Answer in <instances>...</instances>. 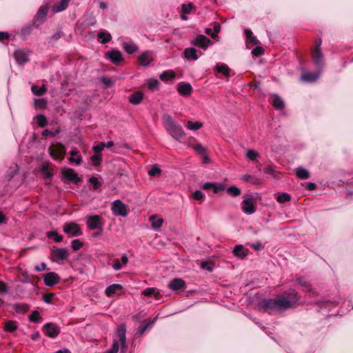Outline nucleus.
I'll return each mask as SVG.
<instances>
[{
	"mask_svg": "<svg viewBox=\"0 0 353 353\" xmlns=\"http://www.w3.org/2000/svg\"><path fill=\"white\" fill-rule=\"evenodd\" d=\"M299 294L294 290L285 292L282 295L273 299H265L259 302V307L263 311L274 314L283 312L295 306L300 299Z\"/></svg>",
	"mask_w": 353,
	"mask_h": 353,
	"instance_id": "1",
	"label": "nucleus"
},
{
	"mask_svg": "<svg viewBox=\"0 0 353 353\" xmlns=\"http://www.w3.org/2000/svg\"><path fill=\"white\" fill-rule=\"evenodd\" d=\"M162 123L168 134L175 140L180 141L185 136V132L181 127L168 114L162 116Z\"/></svg>",
	"mask_w": 353,
	"mask_h": 353,
	"instance_id": "2",
	"label": "nucleus"
},
{
	"mask_svg": "<svg viewBox=\"0 0 353 353\" xmlns=\"http://www.w3.org/2000/svg\"><path fill=\"white\" fill-rule=\"evenodd\" d=\"M126 327L124 324L120 325L117 330V336L119 341L114 340L112 347L110 350L106 351L105 353H117L119 350V343H121V352L124 353L126 348Z\"/></svg>",
	"mask_w": 353,
	"mask_h": 353,
	"instance_id": "3",
	"label": "nucleus"
},
{
	"mask_svg": "<svg viewBox=\"0 0 353 353\" xmlns=\"http://www.w3.org/2000/svg\"><path fill=\"white\" fill-rule=\"evenodd\" d=\"M61 174L62 181L64 182H72L74 184H78L81 181L75 171L70 168H63L61 170Z\"/></svg>",
	"mask_w": 353,
	"mask_h": 353,
	"instance_id": "4",
	"label": "nucleus"
},
{
	"mask_svg": "<svg viewBox=\"0 0 353 353\" xmlns=\"http://www.w3.org/2000/svg\"><path fill=\"white\" fill-rule=\"evenodd\" d=\"M49 153L54 160L62 161L65 154V148L61 143L52 144L49 148Z\"/></svg>",
	"mask_w": 353,
	"mask_h": 353,
	"instance_id": "5",
	"label": "nucleus"
},
{
	"mask_svg": "<svg viewBox=\"0 0 353 353\" xmlns=\"http://www.w3.org/2000/svg\"><path fill=\"white\" fill-rule=\"evenodd\" d=\"M63 231L68 237H76L82 234L79 225L74 222L65 223L63 226Z\"/></svg>",
	"mask_w": 353,
	"mask_h": 353,
	"instance_id": "6",
	"label": "nucleus"
},
{
	"mask_svg": "<svg viewBox=\"0 0 353 353\" xmlns=\"http://www.w3.org/2000/svg\"><path fill=\"white\" fill-rule=\"evenodd\" d=\"M111 210L115 216H126L128 213L127 205L119 199L112 203Z\"/></svg>",
	"mask_w": 353,
	"mask_h": 353,
	"instance_id": "7",
	"label": "nucleus"
},
{
	"mask_svg": "<svg viewBox=\"0 0 353 353\" xmlns=\"http://www.w3.org/2000/svg\"><path fill=\"white\" fill-rule=\"evenodd\" d=\"M86 224L88 228L91 230H102L103 223L101 218L99 215H91L87 219Z\"/></svg>",
	"mask_w": 353,
	"mask_h": 353,
	"instance_id": "8",
	"label": "nucleus"
},
{
	"mask_svg": "<svg viewBox=\"0 0 353 353\" xmlns=\"http://www.w3.org/2000/svg\"><path fill=\"white\" fill-rule=\"evenodd\" d=\"M43 332L46 336L54 338L60 333V328L52 323H48L43 326Z\"/></svg>",
	"mask_w": 353,
	"mask_h": 353,
	"instance_id": "9",
	"label": "nucleus"
},
{
	"mask_svg": "<svg viewBox=\"0 0 353 353\" xmlns=\"http://www.w3.org/2000/svg\"><path fill=\"white\" fill-rule=\"evenodd\" d=\"M312 59L318 69H321L324 65V59L321 49L312 50Z\"/></svg>",
	"mask_w": 353,
	"mask_h": 353,
	"instance_id": "10",
	"label": "nucleus"
},
{
	"mask_svg": "<svg viewBox=\"0 0 353 353\" xmlns=\"http://www.w3.org/2000/svg\"><path fill=\"white\" fill-rule=\"evenodd\" d=\"M43 279L45 285L48 287H52L57 284L60 279L59 275L54 272L45 274Z\"/></svg>",
	"mask_w": 353,
	"mask_h": 353,
	"instance_id": "11",
	"label": "nucleus"
},
{
	"mask_svg": "<svg viewBox=\"0 0 353 353\" xmlns=\"http://www.w3.org/2000/svg\"><path fill=\"white\" fill-rule=\"evenodd\" d=\"M53 260L56 262H60L66 260L69 256L67 248H57L52 252Z\"/></svg>",
	"mask_w": 353,
	"mask_h": 353,
	"instance_id": "12",
	"label": "nucleus"
},
{
	"mask_svg": "<svg viewBox=\"0 0 353 353\" xmlns=\"http://www.w3.org/2000/svg\"><path fill=\"white\" fill-rule=\"evenodd\" d=\"M211 41L209 38L204 35H198L195 39H194L191 41V44L195 46L196 47L201 48L203 49H206Z\"/></svg>",
	"mask_w": 353,
	"mask_h": 353,
	"instance_id": "13",
	"label": "nucleus"
},
{
	"mask_svg": "<svg viewBox=\"0 0 353 353\" xmlns=\"http://www.w3.org/2000/svg\"><path fill=\"white\" fill-rule=\"evenodd\" d=\"M105 58L110 60V61L116 65L121 63L123 59L122 54L120 51L112 50L105 53Z\"/></svg>",
	"mask_w": 353,
	"mask_h": 353,
	"instance_id": "14",
	"label": "nucleus"
},
{
	"mask_svg": "<svg viewBox=\"0 0 353 353\" xmlns=\"http://www.w3.org/2000/svg\"><path fill=\"white\" fill-rule=\"evenodd\" d=\"M138 59L140 65L148 66L154 61L153 53L150 50L145 51L139 55Z\"/></svg>",
	"mask_w": 353,
	"mask_h": 353,
	"instance_id": "15",
	"label": "nucleus"
},
{
	"mask_svg": "<svg viewBox=\"0 0 353 353\" xmlns=\"http://www.w3.org/2000/svg\"><path fill=\"white\" fill-rule=\"evenodd\" d=\"M241 209L247 214H252L256 212V207L250 199H245L242 201Z\"/></svg>",
	"mask_w": 353,
	"mask_h": 353,
	"instance_id": "16",
	"label": "nucleus"
},
{
	"mask_svg": "<svg viewBox=\"0 0 353 353\" xmlns=\"http://www.w3.org/2000/svg\"><path fill=\"white\" fill-rule=\"evenodd\" d=\"M298 283L305 288V291L308 293L310 296H317L318 294L316 290L311 287V285L304 278H298L296 279Z\"/></svg>",
	"mask_w": 353,
	"mask_h": 353,
	"instance_id": "17",
	"label": "nucleus"
},
{
	"mask_svg": "<svg viewBox=\"0 0 353 353\" xmlns=\"http://www.w3.org/2000/svg\"><path fill=\"white\" fill-rule=\"evenodd\" d=\"M185 286V281L179 278L174 279L168 285L169 288L174 291L183 290Z\"/></svg>",
	"mask_w": 353,
	"mask_h": 353,
	"instance_id": "18",
	"label": "nucleus"
},
{
	"mask_svg": "<svg viewBox=\"0 0 353 353\" xmlns=\"http://www.w3.org/2000/svg\"><path fill=\"white\" fill-rule=\"evenodd\" d=\"M249 250L242 245H236L232 251L233 254L241 259H244L248 254Z\"/></svg>",
	"mask_w": 353,
	"mask_h": 353,
	"instance_id": "19",
	"label": "nucleus"
},
{
	"mask_svg": "<svg viewBox=\"0 0 353 353\" xmlns=\"http://www.w3.org/2000/svg\"><path fill=\"white\" fill-rule=\"evenodd\" d=\"M177 90L182 96H189L192 91V85L188 83H180L178 85Z\"/></svg>",
	"mask_w": 353,
	"mask_h": 353,
	"instance_id": "20",
	"label": "nucleus"
},
{
	"mask_svg": "<svg viewBox=\"0 0 353 353\" xmlns=\"http://www.w3.org/2000/svg\"><path fill=\"white\" fill-rule=\"evenodd\" d=\"M14 57L17 62L20 64H24L28 61V55L21 50H17L14 52Z\"/></svg>",
	"mask_w": 353,
	"mask_h": 353,
	"instance_id": "21",
	"label": "nucleus"
},
{
	"mask_svg": "<svg viewBox=\"0 0 353 353\" xmlns=\"http://www.w3.org/2000/svg\"><path fill=\"white\" fill-rule=\"evenodd\" d=\"M48 11V6L47 5L41 6L39 8V9L34 17L35 22L39 21L40 22H43L44 21V19H46Z\"/></svg>",
	"mask_w": 353,
	"mask_h": 353,
	"instance_id": "22",
	"label": "nucleus"
},
{
	"mask_svg": "<svg viewBox=\"0 0 353 353\" xmlns=\"http://www.w3.org/2000/svg\"><path fill=\"white\" fill-rule=\"evenodd\" d=\"M70 157L68 159V161L70 163H74L77 165H80L82 162V157L79 154V151L77 148H73L70 152Z\"/></svg>",
	"mask_w": 353,
	"mask_h": 353,
	"instance_id": "23",
	"label": "nucleus"
},
{
	"mask_svg": "<svg viewBox=\"0 0 353 353\" xmlns=\"http://www.w3.org/2000/svg\"><path fill=\"white\" fill-rule=\"evenodd\" d=\"M123 289L121 285L114 283L108 286L105 289V294L107 296L110 297Z\"/></svg>",
	"mask_w": 353,
	"mask_h": 353,
	"instance_id": "24",
	"label": "nucleus"
},
{
	"mask_svg": "<svg viewBox=\"0 0 353 353\" xmlns=\"http://www.w3.org/2000/svg\"><path fill=\"white\" fill-rule=\"evenodd\" d=\"M272 101L271 103L274 106V108L276 110H281L284 108V102L282 99L276 94L272 95Z\"/></svg>",
	"mask_w": 353,
	"mask_h": 353,
	"instance_id": "25",
	"label": "nucleus"
},
{
	"mask_svg": "<svg viewBox=\"0 0 353 353\" xmlns=\"http://www.w3.org/2000/svg\"><path fill=\"white\" fill-rule=\"evenodd\" d=\"M319 72H305L302 74L301 79L306 82H314L319 77Z\"/></svg>",
	"mask_w": 353,
	"mask_h": 353,
	"instance_id": "26",
	"label": "nucleus"
},
{
	"mask_svg": "<svg viewBox=\"0 0 353 353\" xmlns=\"http://www.w3.org/2000/svg\"><path fill=\"white\" fill-rule=\"evenodd\" d=\"M143 94L141 92H136L131 94L129 97V101L133 105L139 104L143 100Z\"/></svg>",
	"mask_w": 353,
	"mask_h": 353,
	"instance_id": "27",
	"label": "nucleus"
},
{
	"mask_svg": "<svg viewBox=\"0 0 353 353\" xmlns=\"http://www.w3.org/2000/svg\"><path fill=\"white\" fill-rule=\"evenodd\" d=\"M70 1V0H61L58 4L52 6V11L54 12H59L65 10Z\"/></svg>",
	"mask_w": 353,
	"mask_h": 353,
	"instance_id": "28",
	"label": "nucleus"
},
{
	"mask_svg": "<svg viewBox=\"0 0 353 353\" xmlns=\"http://www.w3.org/2000/svg\"><path fill=\"white\" fill-rule=\"evenodd\" d=\"M149 221L151 222L153 229H159L163 223V219L161 218L157 219L156 215H151L149 217Z\"/></svg>",
	"mask_w": 353,
	"mask_h": 353,
	"instance_id": "29",
	"label": "nucleus"
},
{
	"mask_svg": "<svg viewBox=\"0 0 353 353\" xmlns=\"http://www.w3.org/2000/svg\"><path fill=\"white\" fill-rule=\"evenodd\" d=\"M295 173L296 176L300 179H307L310 177V172L307 170L299 167L296 169Z\"/></svg>",
	"mask_w": 353,
	"mask_h": 353,
	"instance_id": "30",
	"label": "nucleus"
},
{
	"mask_svg": "<svg viewBox=\"0 0 353 353\" xmlns=\"http://www.w3.org/2000/svg\"><path fill=\"white\" fill-rule=\"evenodd\" d=\"M184 55L187 59H192L194 61L198 59V56L196 54V49H194L193 48H186L184 51Z\"/></svg>",
	"mask_w": 353,
	"mask_h": 353,
	"instance_id": "31",
	"label": "nucleus"
},
{
	"mask_svg": "<svg viewBox=\"0 0 353 353\" xmlns=\"http://www.w3.org/2000/svg\"><path fill=\"white\" fill-rule=\"evenodd\" d=\"M46 236L50 239H52L55 243H60L63 241V236L55 231L46 232Z\"/></svg>",
	"mask_w": 353,
	"mask_h": 353,
	"instance_id": "32",
	"label": "nucleus"
},
{
	"mask_svg": "<svg viewBox=\"0 0 353 353\" xmlns=\"http://www.w3.org/2000/svg\"><path fill=\"white\" fill-rule=\"evenodd\" d=\"M159 77L161 81H167L175 77V72L172 70H165L160 74Z\"/></svg>",
	"mask_w": 353,
	"mask_h": 353,
	"instance_id": "33",
	"label": "nucleus"
},
{
	"mask_svg": "<svg viewBox=\"0 0 353 353\" xmlns=\"http://www.w3.org/2000/svg\"><path fill=\"white\" fill-rule=\"evenodd\" d=\"M216 70L218 72L223 74L225 77L230 76V69L225 64H217Z\"/></svg>",
	"mask_w": 353,
	"mask_h": 353,
	"instance_id": "34",
	"label": "nucleus"
},
{
	"mask_svg": "<svg viewBox=\"0 0 353 353\" xmlns=\"http://www.w3.org/2000/svg\"><path fill=\"white\" fill-rule=\"evenodd\" d=\"M98 39H101V42L103 44L108 43L111 39L112 37L109 32H105V31H101L98 33Z\"/></svg>",
	"mask_w": 353,
	"mask_h": 353,
	"instance_id": "35",
	"label": "nucleus"
},
{
	"mask_svg": "<svg viewBox=\"0 0 353 353\" xmlns=\"http://www.w3.org/2000/svg\"><path fill=\"white\" fill-rule=\"evenodd\" d=\"M243 179L246 182H250L254 185H260L261 180L254 176L250 174H245L243 176Z\"/></svg>",
	"mask_w": 353,
	"mask_h": 353,
	"instance_id": "36",
	"label": "nucleus"
},
{
	"mask_svg": "<svg viewBox=\"0 0 353 353\" xmlns=\"http://www.w3.org/2000/svg\"><path fill=\"white\" fill-rule=\"evenodd\" d=\"M123 48L125 49V50L128 53V54H133L134 53L138 48L137 46L132 42H125L123 43Z\"/></svg>",
	"mask_w": 353,
	"mask_h": 353,
	"instance_id": "37",
	"label": "nucleus"
},
{
	"mask_svg": "<svg viewBox=\"0 0 353 353\" xmlns=\"http://www.w3.org/2000/svg\"><path fill=\"white\" fill-rule=\"evenodd\" d=\"M17 329L16 321H9L5 323L4 330L8 332H13Z\"/></svg>",
	"mask_w": 353,
	"mask_h": 353,
	"instance_id": "38",
	"label": "nucleus"
},
{
	"mask_svg": "<svg viewBox=\"0 0 353 353\" xmlns=\"http://www.w3.org/2000/svg\"><path fill=\"white\" fill-rule=\"evenodd\" d=\"M202 126H203L202 123L199 122V121L194 122L192 121H188L186 124L187 128L190 130H199L200 128H202Z\"/></svg>",
	"mask_w": 353,
	"mask_h": 353,
	"instance_id": "39",
	"label": "nucleus"
},
{
	"mask_svg": "<svg viewBox=\"0 0 353 353\" xmlns=\"http://www.w3.org/2000/svg\"><path fill=\"white\" fill-rule=\"evenodd\" d=\"M31 90L33 94L36 96H42L46 92V89L44 85H43L41 88H38L36 85H32L31 88Z\"/></svg>",
	"mask_w": 353,
	"mask_h": 353,
	"instance_id": "40",
	"label": "nucleus"
},
{
	"mask_svg": "<svg viewBox=\"0 0 353 353\" xmlns=\"http://www.w3.org/2000/svg\"><path fill=\"white\" fill-rule=\"evenodd\" d=\"M227 192L232 196H237L241 194V189L235 185H232L227 189Z\"/></svg>",
	"mask_w": 353,
	"mask_h": 353,
	"instance_id": "41",
	"label": "nucleus"
},
{
	"mask_svg": "<svg viewBox=\"0 0 353 353\" xmlns=\"http://www.w3.org/2000/svg\"><path fill=\"white\" fill-rule=\"evenodd\" d=\"M291 196L288 193H282L276 196V201L280 203L290 201Z\"/></svg>",
	"mask_w": 353,
	"mask_h": 353,
	"instance_id": "42",
	"label": "nucleus"
},
{
	"mask_svg": "<svg viewBox=\"0 0 353 353\" xmlns=\"http://www.w3.org/2000/svg\"><path fill=\"white\" fill-rule=\"evenodd\" d=\"M60 131H61V129L59 127H57L54 131L50 130L48 129H46L43 131L42 135L43 137H48V136L55 137L60 132Z\"/></svg>",
	"mask_w": 353,
	"mask_h": 353,
	"instance_id": "43",
	"label": "nucleus"
},
{
	"mask_svg": "<svg viewBox=\"0 0 353 353\" xmlns=\"http://www.w3.org/2000/svg\"><path fill=\"white\" fill-rule=\"evenodd\" d=\"M29 320L31 322L39 323L41 320V318L40 317L39 315V312L37 310L33 311L29 316Z\"/></svg>",
	"mask_w": 353,
	"mask_h": 353,
	"instance_id": "44",
	"label": "nucleus"
},
{
	"mask_svg": "<svg viewBox=\"0 0 353 353\" xmlns=\"http://www.w3.org/2000/svg\"><path fill=\"white\" fill-rule=\"evenodd\" d=\"M142 294H143L145 296H151L152 295H154L155 296H159V292H155V288H145Z\"/></svg>",
	"mask_w": 353,
	"mask_h": 353,
	"instance_id": "45",
	"label": "nucleus"
},
{
	"mask_svg": "<svg viewBox=\"0 0 353 353\" xmlns=\"http://www.w3.org/2000/svg\"><path fill=\"white\" fill-rule=\"evenodd\" d=\"M89 182L92 184L93 188L94 190H99L101 186V183L98 180V179L95 176H91L89 179Z\"/></svg>",
	"mask_w": 353,
	"mask_h": 353,
	"instance_id": "46",
	"label": "nucleus"
},
{
	"mask_svg": "<svg viewBox=\"0 0 353 353\" xmlns=\"http://www.w3.org/2000/svg\"><path fill=\"white\" fill-rule=\"evenodd\" d=\"M37 121L38 125L41 128H43L47 125V119L43 114H39L37 116Z\"/></svg>",
	"mask_w": 353,
	"mask_h": 353,
	"instance_id": "47",
	"label": "nucleus"
},
{
	"mask_svg": "<svg viewBox=\"0 0 353 353\" xmlns=\"http://www.w3.org/2000/svg\"><path fill=\"white\" fill-rule=\"evenodd\" d=\"M90 159L94 166H98L102 161L101 154H94L90 157Z\"/></svg>",
	"mask_w": 353,
	"mask_h": 353,
	"instance_id": "48",
	"label": "nucleus"
},
{
	"mask_svg": "<svg viewBox=\"0 0 353 353\" xmlns=\"http://www.w3.org/2000/svg\"><path fill=\"white\" fill-rule=\"evenodd\" d=\"M225 190V185L223 183H214V187L212 188L213 192L214 194H218L221 192H223Z\"/></svg>",
	"mask_w": 353,
	"mask_h": 353,
	"instance_id": "49",
	"label": "nucleus"
},
{
	"mask_svg": "<svg viewBox=\"0 0 353 353\" xmlns=\"http://www.w3.org/2000/svg\"><path fill=\"white\" fill-rule=\"evenodd\" d=\"M193 149L200 155H203L206 153V149L201 143L195 144L193 146Z\"/></svg>",
	"mask_w": 353,
	"mask_h": 353,
	"instance_id": "50",
	"label": "nucleus"
},
{
	"mask_svg": "<svg viewBox=\"0 0 353 353\" xmlns=\"http://www.w3.org/2000/svg\"><path fill=\"white\" fill-rule=\"evenodd\" d=\"M55 296V294L54 293H46L43 294L42 296L43 301L48 304L52 303V298Z\"/></svg>",
	"mask_w": 353,
	"mask_h": 353,
	"instance_id": "51",
	"label": "nucleus"
},
{
	"mask_svg": "<svg viewBox=\"0 0 353 353\" xmlns=\"http://www.w3.org/2000/svg\"><path fill=\"white\" fill-rule=\"evenodd\" d=\"M83 243L79 239H74L72 241V248L74 251H77L83 247Z\"/></svg>",
	"mask_w": 353,
	"mask_h": 353,
	"instance_id": "52",
	"label": "nucleus"
},
{
	"mask_svg": "<svg viewBox=\"0 0 353 353\" xmlns=\"http://www.w3.org/2000/svg\"><path fill=\"white\" fill-rule=\"evenodd\" d=\"M104 148H105V143L101 142L99 144L94 145L92 147V150L94 152V154H101V152L104 149Z\"/></svg>",
	"mask_w": 353,
	"mask_h": 353,
	"instance_id": "53",
	"label": "nucleus"
},
{
	"mask_svg": "<svg viewBox=\"0 0 353 353\" xmlns=\"http://www.w3.org/2000/svg\"><path fill=\"white\" fill-rule=\"evenodd\" d=\"M246 157L250 160L253 161L257 157H259V153L256 151L254 150H248V152L246 153Z\"/></svg>",
	"mask_w": 353,
	"mask_h": 353,
	"instance_id": "54",
	"label": "nucleus"
},
{
	"mask_svg": "<svg viewBox=\"0 0 353 353\" xmlns=\"http://www.w3.org/2000/svg\"><path fill=\"white\" fill-rule=\"evenodd\" d=\"M159 81L158 80L155 79H151L148 81V89L149 90H154L155 88H157V87L159 85Z\"/></svg>",
	"mask_w": 353,
	"mask_h": 353,
	"instance_id": "55",
	"label": "nucleus"
},
{
	"mask_svg": "<svg viewBox=\"0 0 353 353\" xmlns=\"http://www.w3.org/2000/svg\"><path fill=\"white\" fill-rule=\"evenodd\" d=\"M263 52H264V50L261 46L256 47L252 51V54L256 57L262 55L263 54Z\"/></svg>",
	"mask_w": 353,
	"mask_h": 353,
	"instance_id": "56",
	"label": "nucleus"
},
{
	"mask_svg": "<svg viewBox=\"0 0 353 353\" xmlns=\"http://www.w3.org/2000/svg\"><path fill=\"white\" fill-rule=\"evenodd\" d=\"M161 169L157 168V167H153L149 171H148V174L150 176H159L161 174Z\"/></svg>",
	"mask_w": 353,
	"mask_h": 353,
	"instance_id": "57",
	"label": "nucleus"
},
{
	"mask_svg": "<svg viewBox=\"0 0 353 353\" xmlns=\"http://www.w3.org/2000/svg\"><path fill=\"white\" fill-rule=\"evenodd\" d=\"M153 323V321L149 319L148 323L144 325H141L139 327V334L141 336L144 334V332H145V330H147V328L150 326V325L151 323Z\"/></svg>",
	"mask_w": 353,
	"mask_h": 353,
	"instance_id": "58",
	"label": "nucleus"
},
{
	"mask_svg": "<svg viewBox=\"0 0 353 353\" xmlns=\"http://www.w3.org/2000/svg\"><path fill=\"white\" fill-rule=\"evenodd\" d=\"M192 196L196 200L203 201L204 195H203V193L201 190H196L193 193Z\"/></svg>",
	"mask_w": 353,
	"mask_h": 353,
	"instance_id": "59",
	"label": "nucleus"
},
{
	"mask_svg": "<svg viewBox=\"0 0 353 353\" xmlns=\"http://www.w3.org/2000/svg\"><path fill=\"white\" fill-rule=\"evenodd\" d=\"M112 268L114 270H119L122 268V265L120 263L119 259H114L112 261Z\"/></svg>",
	"mask_w": 353,
	"mask_h": 353,
	"instance_id": "60",
	"label": "nucleus"
},
{
	"mask_svg": "<svg viewBox=\"0 0 353 353\" xmlns=\"http://www.w3.org/2000/svg\"><path fill=\"white\" fill-rule=\"evenodd\" d=\"M193 6L191 3L189 4H183L182 5V12L183 14H189L192 9Z\"/></svg>",
	"mask_w": 353,
	"mask_h": 353,
	"instance_id": "61",
	"label": "nucleus"
},
{
	"mask_svg": "<svg viewBox=\"0 0 353 353\" xmlns=\"http://www.w3.org/2000/svg\"><path fill=\"white\" fill-rule=\"evenodd\" d=\"M250 245L255 250H262L264 248V245L260 242L252 243Z\"/></svg>",
	"mask_w": 353,
	"mask_h": 353,
	"instance_id": "62",
	"label": "nucleus"
},
{
	"mask_svg": "<svg viewBox=\"0 0 353 353\" xmlns=\"http://www.w3.org/2000/svg\"><path fill=\"white\" fill-rule=\"evenodd\" d=\"M264 172L267 174H272L273 176H275V171L274 170V168L271 165H268L264 168Z\"/></svg>",
	"mask_w": 353,
	"mask_h": 353,
	"instance_id": "63",
	"label": "nucleus"
},
{
	"mask_svg": "<svg viewBox=\"0 0 353 353\" xmlns=\"http://www.w3.org/2000/svg\"><path fill=\"white\" fill-rule=\"evenodd\" d=\"M8 292V286L6 283L0 281V293L6 294Z\"/></svg>",
	"mask_w": 353,
	"mask_h": 353,
	"instance_id": "64",
	"label": "nucleus"
}]
</instances>
